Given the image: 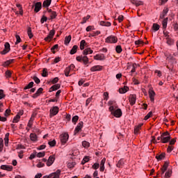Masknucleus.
Listing matches in <instances>:
<instances>
[{"label": "nucleus", "mask_w": 178, "mask_h": 178, "mask_svg": "<svg viewBox=\"0 0 178 178\" xmlns=\"http://www.w3.org/2000/svg\"><path fill=\"white\" fill-rule=\"evenodd\" d=\"M165 153H161V154L159 155H156V159L157 161H162V159H163V158H165Z\"/></svg>", "instance_id": "cd10ccee"}, {"label": "nucleus", "mask_w": 178, "mask_h": 178, "mask_svg": "<svg viewBox=\"0 0 178 178\" xmlns=\"http://www.w3.org/2000/svg\"><path fill=\"white\" fill-rule=\"evenodd\" d=\"M130 2H131L133 5H136V6H140L143 5V1H140L137 0H130Z\"/></svg>", "instance_id": "5701e85b"}, {"label": "nucleus", "mask_w": 178, "mask_h": 178, "mask_svg": "<svg viewBox=\"0 0 178 178\" xmlns=\"http://www.w3.org/2000/svg\"><path fill=\"white\" fill-rule=\"evenodd\" d=\"M99 34H101V31H94L92 33H91L90 35L91 37H95L97 35H99Z\"/></svg>", "instance_id": "3c124183"}, {"label": "nucleus", "mask_w": 178, "mask_h": 178, "mask_svg": "<svg viewBox=\"0 0 178 178\" xmlns=\"http://www.w3.org/2000/svg\"><path fill=\"white\" fill-rule=\"evenodd\" d=\"M78 120H79V116L78 115H74L72 119V123H74V124H76L77 123Z\"/></svg>", "instance_id": "a19ab883"}, {"label": "nucleus", "mask_w": 178, "mask_h": 178, "mask_svg": "<svg viewBox=\"0 0 178 178\" xmlns=\"http://www.w3.org/2000/svg\"><path fill=\"white\" fill-rule=\"evenodd\" d=\"M15 38L17 40V41L15 42V45H17V44H19V42H22V39L20 38V35H16Z\"/></svg>", "instance_id": "37998d69"}, {"label": "nucleus", "mask_w": 178, "mask_h": 178, "mask_svg": "<svg viewBox=\"0 0 178 178\" xmlns=\"http://www.w3.org/2000/svg\"><path fill=\"white\" fill-rule=\"evenodd\" d=\"M151 116H152V111H150L149 113L147 114V115L144 118L145 120H148V119H149Z\"/></svg>", "instance_id": "4d7b16f0"}, {"label": "nucleus", "mask_w": 178, "mask_h": 178, "mask_svg": "<svg viewBox=\"0 0 178 178\" xmlns=\"http://www.w3.org/2000/svg\"><path fill=\"white\" fill-rule=\"evenodd\" d=\"M59 47L58 44H55L54 47H51V51L55 54V49H58V48Z\"/></svg>", "instance_id": "6e6d98bb"}, {"label": "nucleus", "mask_w": 178, "mask_h": 178, "mask_svg": "<svg viewBox=\"0 0 178 178\" xmlns=\"http://www.w3.org/2000/svg\"><path fill=\"white\" fill-rule=\"evenodd\" d=\"M42 91H44V89L42 88H40L36 91V93L40 96V95L42 94Z\"/></svg>", "instance_id": "0e129e2a"}, {"label": "nucleus", "mask_w": 178, "mask_h": 178, "mask_svg": "<svg viewBox=\"0 0 178 178\" xmlns=\"http://www.w3.org/2000/svg\"><path fill=\"white\" fill-rule=\"evenodd\" d=\"M111 115H113V116H115V118H120L122 115V110L120 108L114 110Z\"/></svg>", "instance_id": "9d476101"}, {"label": "nucleus", "mask_w": 178, "mask_h": 178, "mask_svg": "<svg viewBox=\"0 0 178 178\" xmlns=\"http://www.w3.org/2000/svg\"><path fill=\"white\" fill-rule=\"evenodd\" d=\"M36 156H38V158H42L45 156V152H39L36 154Z\"/></svg>", "instance_id": "13d9d810"}, {"label": "nucleus", "mask_w": 178, "mask_h": 178, "mask_svg": "<svg viewBox=\"0 0 178 178\" xmlns=\"http://www.w3.org/2000/svg\"><path fill=\"white\" fill-rule=\"evenodd\" d=\"M60 170H58L56 172L50 174L49 176H44L43 178H59Z\"/></svg>", "instance_id": "20e7f679"}, {"label": "nucleus", "mask_w": 178, "mask_h": 178, "mask_svg": "<svg viewBox=\"0 0 178 178\" xmlns=\"http://www.w3.org/2000/svg\"><path fill=\"white\" fill-rule=\"evenodd\" d=\"M149 95L150 101L152 102H154V97H155V91H154V90L152 89H149Z\"/></svg>", "instance_id": "dca6fc26"}, {"label": "nucleus", "mask_w": 178, "mask_h": 178, "mask_svg": "<svg viewBox=\"0 0 178 178\" xmlns=\"http://www.w3.org/2000/svg\"><path fill=\"white\" fill-rule=\"evenodd\" d=\"M103 67L101 65H95L90 68V72H101Z\"/></svg>", "instance_id": "f8f14e48"}, {"label": "nucleus", "mask_w": 178, "mask_h": 178, "mask_svg": "<svg viewBox=\"0 0 178 178\" xmlns=\"http://www.w3.org/2000/svg\"><path fill=\"white\" fill-rule=\"evenodd\" d=\"M166 58L168 60H172V63H176V58H175L172 55H166Z\"/></svg>", "instance_id": "393cba45"}, {"label": "nucleus", "mask_w": 178, "mask_h": 178, "mask_svg": "<svg viewBox=\"0 0 178 178\" xmlns=\"http://www.w3.org/2000/svg\"><path fill=\"white\" fill-rule=\"evenodd\" d=\"M59 113V107L54 106L50 109V117L55 116Z\"/></svg>", "instance_id": "0eeeda50"}, {"label": "nucleus", "mask_w": 178, "mask_h": 178, "mask_svg": "<svg viewBox=\"0 0 178 178\" xmlns=\"http://www.w3.org/2000/svg\"><path fill=\"white\" fill-rule=\"evenodd\" d=\"M92 169H95V170H97V169L99 168V163H95L92 165Z\"/></svg>", "instance_id": "5fc2aeb1"}, {"label": "nucleus", "mask_w": 178, "mask_h": 178, "mask_svg": "<svg viewBox=\"0 0 178 178\" xmlns=\"http://www.w3.org/2000/svg\"><path fill=\"white\" fill-rule=\"evenodd\" d=\"M94 59H95L96 60H105L106 57L104 54H100L95 56Z\"/></svg>", "instance_id": "ddd939ff"}, {"label": "nucleus", "mask_w": 178, "mask_h": 178, "mask_svg": "<svg viewBox=\"0 0 178 178\" xmlns=\"http://www.w3.org/2000/svg\"><path fill=\"white\" fill-rule=\"evenodd\" d=\"M169 12V9L165 8L163 10V14L161 15H160V17L161 19H163L165 17V16H166V15H168V13Z\"/></svg>", "instance_id": "473e14b6"}, {"label": "nucleus", "mask_w": 178, "mask_h": 178, "mask_svg": "<svg viewBox=\"0 0 178 178\" xmlns=\"http://www.w3.org/2000/svg\"><path fill=\"white\" fill-rule=\"evenodd\" d=\"M124 165V159H120L117 163V168H122Z\"/></svg>", "instance_id": "a878e982"}, {"label": "nucleus", "mask_w": 178, "mask_h": 178, "mask_svg": "<svg viewBox=\"0 0 178 178\" xmlns=\"http://www.w3.org/2000/svg\"><path fill=\"white\" fill-rule=\"evenodd\" d=\"M10 115V109H6L5 113H4V116H9Z\"/></svg>", "instance_id": "338daca9"}, {"label": "nucleus", "mask_w": 178, "mask_h": 178, "mask_svg": "<svg viewBox=\"0 0 178 178\" xmlns=\"http://www.w3.org/2000/svg\"><path fill=\"white\" fill-rule=\"evenodd\" d=\"M55 162V156H50L47 161V166H51Z\"/></svg>", "instance_id": "4468645a"}, {"label": "nucleus", "mask_w": 178, "mask_h": 178, "mask_svg": "<svg viewBox=\"0 0 178 178\" xmlns=\"http://www.w3.org/2000/svg\"><path fill=\"white\" fill-rule=\"evenodd\" d=\"M88 19H90V15H88L86 17L83 18V22H81V24H84V23L87 22V20H88Z\"/></svg>", "instance_id": "e2e57ef3"}, {"label": "nucleus", "mask_w": 178, "mask_h": 178, "mask_svg": "<svg viewBox=\"0 0 178 178\" xmlns=\"http://www.w3.org/2000/svg\"><path fill=\"white\" fill-rule=\"evenodd\" d=\"M32 79L35 81V83H36V84H40L41 83V81L37 76H33Z\"/></svg>", "instance_id": "864d4df0"}, {"label": "nucleus", "mask_w": 178, "mask_h": 178, "mask_svg": "<svg viewBox=\"0 0 178 178\" xmlns=\"http://www.w3.org/2000/svg\"><path fill=\"white\" fill-rule=\"evenodd\" d=\"M166 40H167V44H168V45H172V44L175 42V41L170 38H166Z\"/></svg>", "instance_id": "8fccbe9b"}, {"label": "nucleus", "mask_w": 178, "mask_h": 178, "mask_svg": "<svg viewBox=\"0 0 178 178\" xmlns=\"http://www.w3.org/2000/svg\"><path fill=\"white\" fill-rule=\"evenodd\" d=\"M4 141L6 147H8V144H9V133L6 134Z\"/></svg>", "instance_id": "c756f323"}, {"label": "nucleus", "mask_w": 178, "mask_h": 178, "mask_svg": "<svg viewBox=\"0 0 178 178\" xmlns=\"http://www.w3.org/2000/svg\"><path fill=\"white\" fill-rule=\"evenodd\" d=\"M160 26H159V24H153V25H152V29L154 31H158V30H159V29H160Z\"/></svg>", "instance_id": "72a5a7b5"}, {"label": "nucleus", "mask_w": 178, "mask_h": 178, "mask_svg": "<svg viewBox=\"0 0 178 178\" xmlns=\"http://www.w3.org/2000/svg\"><path fill=\"white\" fill-rule=\"evenodd\" d=\"M48 18H47V17H45L44 15L42 16V17L40 19V22L42 24H44V22H47Z\"/></svg>", "instance_id": "69168bd1"}, {"label": "nucleus", "mask_w": 178, "mask_h": 178, "mask_svg": "<svg viewBox=\"0 0 178 178\" xmlns=\"http://www.w3.org/2000/svg\"><path fill=\"white\" fill-rule=\"evenodd\" d=\"M106 42L108 44H116L118 42V37L110 35L106 38Z\"/></svg>", "instance_id": "f257e3e1"}, {"label": "nucleus", "mask_w": 178, "mask_h": 178, "mask_svg": "<svg viewBox=\"0 0 178 178\" xmlns=\"http://www.w3.org/2000/svg\"><path fill=\"white\" fill-rule=\"evenodd\" d=\"M100 26H105L106 27H111V24L109 22L101 21L99 22Z\"/></svg>", "instance_id": "4be33fe9"}, {"label": "nucleus", "mask_w": 178, "mask_h": 178, "mask_svg": "<svg viewBox=\"0 0 178 178\" xmlns=\"http://www.w3.org/2000/svg\"><path fill=\"white\" fill-rule=\"evenodd\" d=\"M136 45H143L144 44V42L141 40L135 41Z\"/></svg>", "instance_id": "680f3d73"}, {"label": "nucleus", "mask_w": 178, "mask_h": 178, "mask_svg": "<svg viewBox=\"0 0 178 178\" xmlns=\"http://www.w3.org/2000/svg\"><path fill=\"white\" fill-rule=\"evenodd\" d=\"M48 144L51 147H55V145H56V140H50V141L48 142Z\"/></svg>", "instance_id": "a18cd8bd"}, {"label": "nucleus", "mask_w": 178, "mask_h": 178, "mask_svg": "<svg viewBox=\"0 0 178 178\" xmlns=\"http://www.w3.org/2000/svg\"><path fill=\"white\" fill-rule=\"evenodd\" d=\"M3 148V140L2 138H0V152H1Z\"/></svg>", "instance_id": "bf43d9fd"}, {"label": "nucleus", "mask_w": 178, "mask_h": 178, "mask_svg": "<svg viewBox=\"0 0 178 178\" xmlns=\"http://www.w3.org/2000/svg\"><path fill=\"white\" fill-rule=\"evenodd\" d=\"M88 161H90V158L86 156H85V157L83 159V160H82V161H81V164H82V165H84V164L87 163V162H88Z\"/></svg>", "instance_id": "ea45409f"}, {"label": "nucleus", "mask_w": 178, "mask_h": 178, "mask_svg": "<svg viewBox=\"0 0 178 178\" xmlns=\"http://www.w3.org/2000/svg\"><path fill=\"white\" fill-rule=\"evenodd\" d=\"M55 35V29H52L50 31L49 35L47 37L44 38V41H47L48 42H51V40L54 38V36Z\"/></svg>", "instance_id": "423d86ee"}, {"label": "nucleus", "mask_w": 178, "mask_h": 178, "mask_svg": "<svg viewBox=\"0 0 178 178\" xmlns=\"http://www.w3.org/2000/svg\"><path fill=\"white\" fill-rule=\"evenodd\" d=\"M163 29L165 30L166 27H168V17L165 18L162 22Z\"/></svg>", "instance_id": "bb28decb"}, {"label": "nucleus", "mask_w": 178, "mask_h": 178, "mask_svg": "<svg viewBox=\"0 0 178 178\" xmlns=\"http://www.w3.org/2000/svg\"><path fill=\"white\" fill-rule=\"evenodd\" d=\"M20 120V115L19 114H17L15 117H14L13 120V123H17Z\"/></svg>", "instance_id": "f704fd0d"}, {"label": "nucleus", "mask_w": 178, "mask_h": 178, "mask_svg": "<svg viewBox=\"0 0 178 178\" xmlns=\"http://www.w3.org/2000/svg\"><path fill=\"white\" fill-rule=\"evenodd\" d=\"M82 145H83V147H84V148H88V147H90V143H88L86 140H83L82 142Z\"/></svg>", "instance_id": "49530a36"}, {"label": "nucleus", "mask_w": 178, "mask_h": 178, "mask_svg": "<svg viewBox=\"0 0 178 178\" xmlns=\"http://www.w3.org/2000/svg\"><path fill=\"white\" fill-rule=\"evenodd\" d=\"M115 51H116L117 54H120L122 51V46H120V45L116 46Z\"/></svg>", "instance_id": "c03bdc74"}, {"label": "nucleus", "mask_w": 178, "mask_h": 178, "mask_svg": "<svg viewBox=\"0 0 178 178\" xmlns=\"http://www.w3.org/2000/svg\"><path fill=\"white\" fill-rule=\"evenodd\" d=\"M34 6H35V9H34L35 12L36 13H38V12H40V10H41V9L42 8V3L37 2L35 5L32 6V8H34Z\"/></svg>", "instance_id": "6e6552de"}, {"label": "nucleus", "mask_w": 178, "mask_h": 178, "mask_svg": "<svg viewBox=\"0 0 178 178\" xmlns=\"http://www.w3.org/2000/svg\"><path fill=\"white\" fill-rule=\"evenodd\" d=\"M9 51H10V44L9 42H6L4 44V49L1 51V55H6Z\"/></svg>", "instance_id": "39448f33"}, {"label": "nucleus", "mask_w": 178, "mask_h": 178, "mask_svg": "<svg viewBox=\"0 0 178 178\" xmlns=\"http://www.w3.org/2000/svg\"><path fill=\"white\" fill-rule=\"evenodd\" d=\"M86 44L87 43L86 42V40H82L80 42V49L83 51V49H84V47H86Z\"/></svg>", "instance_id": "2f4dec72"}, {"label": "nucleus", "mask_w": 178, "mask_h": 178, "mask_svg": "<svg viewBox=\"0 0 178 178\" xmlns=\"http://www.w3.org/2000/svg\"><path fill=\"white\" fill-rule=\"evenodd\" d=\"M33 86H34V82L31 81L24 88V90H30L33 88Z\"/></svg>", "instance_id": "c9c22d12"}, {"label": "nucleus", "mask_w": 178, "mask_h": 178, "mask_svg": "<svg viewBox=\"0 0 178 178\" xmlns=\"http://www.w3.org/2000/svg\"><path fill=\"white\" fill-rule=\"evenodd\" d=\"M47 12L50 16L51 20H53V19H56V16H58V14L56 11H53L51 9L47 8Z\"/></svg>", "instance_id": "1a4fd4ad"}, {"label": "nucleus", "mask_w": 178, "mask_h": 178, "mask_svg": "<svg viewBox=\"0 0 178 178\" xmlns=\"http://www.w3.org/2000/svg\"><path fill=\"white\" fill-rule=\"evenodd\" d=\"M169 166V162L165 161L163 165V167L161 168V169H163L164 170H168V168Z\"/></svg>", "instance_id": "de8ad7c7"}, {"label": "nucleus", "mask_w": 178, "mask_h": 178, "mask_svg": "<svg viewBox=\"0 0 178 178\" xmlns=\"http://www.w3.org/2000/svg\"><path fill=\"white\" fill-rule=\"evenodd\" d=\"M83 124H84V122H83V121H81V122H79V123H78V124L76 127L74 131V136H76L77 134V133H79V131H81Z\"/></svg>", "instance_id": "7ed1b4c3"}, {"label": "nucleus", "mask_w": 178, "mask_h": 178, "mask_svg": "<svg viewBox=\"0 0 178 178\" xmlns=\"http://www.w3.org/2000/svg\"><path fill=\"white\" fill-rule=\"evenodd\" d=\"M78 48H79L78 45H74L70 51V55H74V54L77 52Z\"/></svg>", "instance_id": "aec40b11"}, {"label": "nucleus", "mask_w": 178, "mask_h": 178, "mask_svg": "<svg viewBox=\"0 0 178 178\" xmlns=\"http://www.w3.org/2000/svg\"><path fill=\"white\" fill-rule=\"evenodd\" d=\"M136 100H137V95H129V102L131 105H134V104H136Z\"/></svg>", "instance_id": "9b49d317"}, {"label": "nucleus", "mask_w": 178, "mask_h": 178, "mask_svg": "<svg viewBox=\"0 0 178 178\" xmlns=\"http://www.w3.org/2000/svg\"><path fill=\"white\" fill-rule=\"evenodd\" d=\"M60 88V84L57 83L54 86H52L50 88L49 92H52V91H56L57 90H59Z\"/></svg>", "instance_id": "2eb2a0df"}, {"label": "nucleus", "mask_w": 178, "mask_h": 178, "mask_svg": "<svg viewBox=\"0 0 178 178\" xmlns=\"http://www.w3.org/2000/svg\"><path fill=\"white\" fill-rule=\"evenodd\" d=\"M51 2H52V0H44L42 3L43 8H49L51 6Z\"/></svg>", "instance_id": "6ab92c4d"}, {"label": "nucleus", "mask_w": 178, "mask_h": 178, "mask_svg": "<svg viewBox=\"0 0 178 178\" xmlns=\"http://www.w3.org/2000/svg\"><path fill=\"white\" fill-rule=\"evenodd\" d=\"M127 91H129V87L127 86H124L119 89L120 94H126Z\"/></svg>", "instance_id": "412c9836"}, {"label": "nucleus", "mask_w": 178, "mask_h": 178, "mask_svg": "<svg viewBox=\"0 0 178 178\" xmlns=\"http://www.w3.org/2000/svg\"><path fill=\"white\" fill-rule=\"evenodd\" d=\"M93 51L90 48L86 49L83 54V55H88V54H92Z\"/></svg>", "instance_id": "7c9ffc66"}, {"label": "nucleus", "mask_w": 178, "mask_h": 178, "mask_svg": "<svg viewBox=\"0 0 178 178\" xmlns=\"http://www.w3.org/2000/svg\"><path fill=\"white\" fill-rule=\"evenodd\" d=\"M82 61L83 62L84 65H87V63H88V57L86 56H82Z\"/></svg>", "instance_id": "09e8293b"}, {"label": "nucleus", "mask_w": 178, "mask_h": 178, "mask_svg": "<svg viewBox=\"0 0 178 178\" xmlns=\"http://www.w3.org/2000/svg\"><path fill=\"white\" fill-rule=\"evenodd\" d=\"M170 176H172V171L170 169H168L165 174V177L168 178L170 177Z\"/></svg>", "instance_id": "79ce46f5"}, {"label": "nucleus", "mask_w": 178, "mask_h": 178, "mask_svg": "<svg viewBox=\"0 0 178 178\" xmlns=\"http://www.w3.org/2000/svg\"><path fill=\"white\" fill-rule=\"evenodd\" d=\"M1 169H2L3 170H8V172H10V170L13 169V167L12 165H1Z\"/></svg>", "instance_id": "f3484780"}, {"label": "nucleus", "mask_w": 178, "mask_h": 178, "mask_svg": "<svg viewBox=\"0 0 178 178\" xmlns=\"http://www.w3.org/2000/svg\"><path fill=\"white\" fill-rule=\"evenodd\" d=\"M27 34H28L29 38H31V39L32 37H33V33L31 32V27L28 28Z\"/></svg>", "instance_id": "4c0bfd02"}, {"label": "nucleus", "mask_w": 178, "mask_h": 178, "mask_svg": "<svg viewBox=\"0 0 178 178\" xmlns=\"http://www.w3.org/2000/svg\"><path fill=\"white\" fill-rule=\"evenodd\" d=\"M170 141V136H161V143L163 144H166V143H169Z\"/></svg>", "instance_id": "a211bd4d"}, {"label": "nucleus", "mask_w": 178, "mask_h": 178, "mask_svg": "<svg viewBox=\"0 0 178 178\" xmlns=\"http://www.w3.org/2000/svg\"><path fill=\"white\" fill-rule=\"evenodd\" d=\"M5 97H6V95H5V93H3V90L1 89L0 90V99H3V98H5Z\"/></svg>", "instance_id": "603ef678"}, {"label": "nucleus", "mask_w": 178, "mask_h": 178, "mask_svg": "<svg viewBox=\"0 0 178 178\" xmlns=\"http://www.w3.org/2000/svg\"><path fill=\"white\" fill-rule=\"evenodd\" d=\"M60 139L63 145H65L66 143H67V140H69V134L67 133L62 134L60 136Z\"/></svg>", "instance_id": "f03ea898"}, {"label": "nucleus", "mask_w": 178, "mask_h": 178, "mask_svg": "<svg viewBox=\"0 0 178 178\" xmlns=\"http://www.w3.org/2000/svg\"><path fill=\"white\" fill-rule=\"evenodd\" d=\"M12 76V72H10V71L8 70L6 72V77L7 79H9V77H11Z\"/></svg>", "instance_id": "052dcab7"}, {"label": "nucleus", "mask_w": 178, "mask_h": 178, "mask_svg": "<svg viewBox=\"0 0 178 178\" xmlns=\"http://www.w3.org/2000/svg\"><path fill=\"white\" fill-rule=\"evenodd\" d=\"M140 133V128H138L137 127H135L134 128V134H138Z\"/></svg>", "instance_id": "774afa93"}, {"label": "nucleus", "mask_w": 178, "mask_h": 178, "mask_svg": "<svg viewBox=\"0 0 178 178\" xmlns=\"http://www.w3.org/2000/svg\"><path fill=\"white\" fill-rule=\"evenodd\" d=\"M42 76V77H47V76H48V70L47 68L43 69Z\"/></svg>", "instance_id": "58836bf2"}, {"label": "nucleus", "mask_w": 178, "mask_h": 178, "mask_svg": "<svg viewBox=\"0 0 178 178\" xmlns=\"http://www.w3.org/2000/svg\"><path fill=\"white\" fill-rule=\"evenodd\" d=\"M30 138L31 141H37V135L35 134H31Z\"/></svg>", "instance_id": "e433bc0d"}, {"label": "nucleus", "mask_w": 178, "mask_h": 178, "mask_svg": "<svg viewBox=\"0 0 178 178\" xmlns=\"http://www.w3.org/2000/svg\"><path fill=\"white\" fill-rule=\"evenodd\" d=\"M13 62H15V59L8 60L3 63V66H9V65H10V63H13Z\"/></svg>", "instance_id": "c85d7f7f"}, {"label": "nucleus", "mask_w": 178, "mask_h": 178, "mask_svg": "<svg viewBox=\"0 0 178 178\" xmlns=\"http://www.w3.org/2000/svg\"><path fill=\"white\" fill-rule=\"evenodd\" d=\"M70 41H72V35L66 36L65 38V44L66 45H69V44L70 43Z\"/></svg>", "instance_id": "b1692460"}]
</instances>
